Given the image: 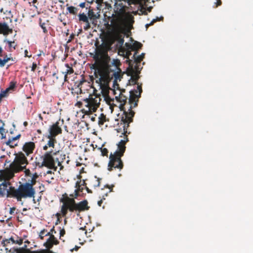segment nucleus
I'll return each instance as SVG.
<instances>
[{
    "mask_svg": "<svg viewBox=\"0 0 253 253\" xmlns=\"http://www.w3.org/2000/svg\"><path fill=\"white\" fill-rule=\"evenodd\" d=\"M110 57H106L102 65L99 66L96 70L99 76V78L96 82L100 84H107L110 80V71L119 70L120 61L118 59L113 58L111 61Z\"/></svg>",
    "mask_w": 253,
    "mask_h": 253,
    "instance_id": "1",
    "label": "nucleus"
},
{
    "mask_svg": "<svg viewBox=\"0 0 253 253\" xmlns=\"http://www.w3.org/2000/svg\"><path fill=\"white\" fill-rule=\"evenodd\" d=\"M127 141V138L121 140L118 144V149L115 151L114 154L111 153L109 157L110 161L108 164V169L109 170H111L112 168L122 169L123 165L121 157L125 152L126 149L125 144Z\"/></svg>",
    "mask_w": 253,
    "mask_h": 253,
    "instance_id": "2",
    "label": "nucleus"
},
{
    "mask_svg": "<svg viewBox=\"0 0 253 253\" xmlns=\"http://www.w3.org/2000/svg\"><path fill=\"white\" fill-rule=\"evenodd\" d=\"M35 193V191L33 187L32 182H26L19 186L16 191H14V196L17 198L34 197Z\"/></svg>",
    "mask_w": 253,
    "mask_h": 253,
    "instance_id": "3",
    "label": "nucleus"
},
{
    "mask_svg": "<svg viewBox=\"0 0 253 253\" xmlns=\"http://www.w3.org/2000/svg\"><path fill=\"white\" fill-rule=\"evenodd\" d=\"M83 103L79 101L77 104L84 105L87 108L86 111L91 113L95 112L99 107L101 98L97 95H89L88 98L83 99Z\"/></svg>",
    "mask_w": 253,
    "mask_h": 253,
    "instance_id": "4",
    "label": "nucleus"
},
{
    "mask_svg": "<svg viewBox=\"0 0 253 253\" xmlns=\"http://www.w3.org/2000/svg\"><path fill=\"white\" fill-rule=\"evenodd\" d=\"M125 118L124 119V117H122V121L123 123H121L120 126V130L123 128V132L122 134H124L127 132V128L128 127L129 123L132 121V118L134 115V112L131 110V107L130 106L128 110V112L125 111Z\"/></svg>",
    "mask_w": 253,
    "mask_h": 253,
    "instance_id": "5",
    "label": "nucleus"
},
{
    "mask_svg": "<svg viewBox=\"0 0 253 253\" xmlns=\"http://www.w3.org/2000/svg\"><path fill=\"white\" fill-rule=\"evenodd\" d=\"M76 203L73 198L68 199L63 204L61 208V213L63 216H65L68 210L70 211H76Z\"/></svg>",
    "mask_w": 253,
    "mask_h": 253,
    "instance_id": "6",
    "label": "nucleus"
},
{
    "mask_svg": "<svg viewBox=\"0 0 253 253\" xmlns=\"http://www.w3.org/2000/svg\"><path fill=\"white\" fill-rule=\"evenodd\" d=\"M14 162L16 166L20 167L22 169H25L28 163L26 156L22 152L16 155Z\"/></svg>",
    "mask_w": 253,
    "mask_h": 253,
    "instance_id": "7",
    "label": "nucleus"
},
{
    "mask_svg": "<svg viewBox=\"0 0 253 253\" xmlns=\"http://www.w3.org/2000/svg\"><path fill=\"white\" fill-rule=\"evenodd\" d=\"M49 134L47 135L48 138H54L59 133H61V128L58 126V123H56L50 126L49 128Z\"/></svg>",
    "mask_w": 253,
    "mask_h": 253,
    "instance_id": "8",
    "label": "nucleus"
},
{
    "mask_svg": "<svg viewBox=\"0 0 253 253\" xmlns=\"http://www.w3.org/2000/svg\"><path fill=\"white\" fill-rule=\"evenodd\" d=\"M106 57H108V55L107 53L106 50H103L102 49L98 48L96 52L95 55L93 56V58L96 60H103V63L105 61Z\"/></svg>",
    "mask_w": 253,
    "mask_h": 253,
    "instance_id": "9",
    "label": "nucleus"
},
{
    "mask_svg": "<svg viewBox=\"0 0 253 253\" xmlns=\"http://www.w3.org/2000/svg\"><path fill=\"white\" fill-rule=\"evenodd\" d=\"M35 146V143L33 142H27L23 145L22 150L26 153L27 156H29L33 152Z\"/></svg>",
    "mask_w": 253,
    "mask_h": 253,
    "instance_id": "10",
    "label": "nucleus"
},
{
    "mask_svg": "<svg viewBox=\"0 0 253 253\" xmlns=\"http://www.w3.org/2000/svg\"><path fill=\"white\" fill-rule=\"evenodd\" d=\"M43 163L44 165L47 167L52 166L54 165V160L51 155V152L45 153Z\"/></svg>",
    "mask_w": 253,
    "mask_h": 253,
    "instance_id": "11",
    "label": "nucleus"
},
{
    "mask_svg": "<svg viewBox=\"0 0 253 253\" xmlns=\"http://www.w3.org/2000/svg\"><path fill=\"white\" fill-rule=\"evenodd\" d=\"M88 202L86 200H83L79 203H76V211L79 212L89 209V207L87 206Z\"/></svg>",
    "mask_w": 253,
    "mask_h": 253,
    "instance_id": "12",
    "label": "nucleus"
},
{
    "mask_svg": "<svg viewBox=\"0 0 253 253\" xmlns=\"http://www.w3.org/2000/svg\"><path fill=\"white\" fill-rule=\"evenodd\" d=\"M12 32V29L5 22H0V33H2L4 36H7L9 33Z\"/></svg>",
    "mask_w": 253,
    "mask_h": 253,
    "instance_id": "13",
    "label": "nucleus"
},
{
    "mask_svg": "<svg viewBox=\"0 0 253 253\" xmlns=\"http://www.w3.org/2000/svg\"><path fill=\"white\" fill-rule=\"evenodd\" d=\"M56 242L57 240L54 236L52 235H51L47 239L46 242L44 244V245L47 248H50L53 244H56Z\"/></svg>",
    "mask_w": 253,
    "mask_h": 253,
    "instance_id": "14",
    "label": "nucleus"
},
{
    "mask_svg": "<svg viewBox=\"0 0 253 253\" xmlns=\"http://www.w3.org/2000/svg\"><path fill=\"white\" fill-rule=\"evenodd\" d=\"M119 70H114L110 71V78L114 77V82H117L118 81H121V75L120 72Z\"/></svg>",
    "mask_w": 253,
    "mask_h": 253,
    "instance_id": "15",
    "label": "nucleus"
},
{
    "mask_svg": "<svg viewBox=\"0 0 253 253\" xmlns=\"http://www.w3.org/2000/svg\"><path fill=\"white\" fill-rule=\"evenodd\" d=\"M133 22L134 20L131 17H128L125 21L124 25L127 31H129L131 29Z\"/></svg>",
    "mask_w": 253,
    "mask_h": 253,
    "instance_id": "16",
    "label": "nucleus"
},
{
    "mask_svg": "<svg viewBox=\"0 0 253 253\" xmlns=\"http://www.w3.org/2000/svg\"><path fill=\"white\" fill-rule=\"evenodd\" d=\"M144 53H142L139 55H136V52H135L134 54L132 56V58H133L134 62H136V65H135L134 68L135 69L137 70L136 69V65L138 63H140L141 61L142 60L143 58L144 57Z\"/></svg>",
    "mask_w": 253,
    "mask_h": 253,
    "instance_id": "17",
    "label": "nucleus"
},
{
    "mask_svg": "<svg viewBox=\"0 0 253 253\" xmlns=\"http://www.w3.org/2000/svg\"><path fill=\"white\" fill-rule=\"evenodd\" d=\"M7 184L3 182L0 184V197H3L6 192H8Z\"/></svg>",
    "mask_w": 253,
    "mask_h": 253,
    "instance_id": "18",
    "label": "nucleus"
},
{
    "mask_svg": "<svg viewBox=\"0 0 253 253\" xmlns=\"http://www.w3.org/2000/svg\"><path fill=\"white\" fill-rule=\"evenodd\" d=\"M126 46L128 47V48L136 49L137 48H139L141 47L142 44L139 42H135L132 46L131 44H129L128 43L126 42L125 43Z\"/></svg>",
    "mask_w": 253,
    "mask_h": 253,
    "instance_id": "19",
    "label": "nucleus"
},
{
    "mask_svg": "<svg viewBox=\"0 0 253 253\" xmlns=\"http://www.w3.org/2000/svg\"><path fill=\"white\" fill-rule=\"evenodd\" d=\"M4 42L7 43L8 45L9 50L12 51V49H15L17 46V44L15 43V41H10L9 40L5 39Z\"/></svg>",
    "mask_w": 253,
    "mask_h": 253,
    "instance_id": "20",
    "label": "nucleus"
},
{
    "mask_svg": "<svg viewBox=\"0 0 253 253\" xmlns=\"http://www.w3.org/2000/svg\"><path fill=\"white\" fill-rule=\"evenodd\" d=\"M65 67L67 68L66 71L65 72L64 80H67V75L73 73L74 70L72 67H70L68 64H65Z\"/></svg>",
    "mask_w": 253,
    "mask_h": 253,
    "instance_id": "21",
    "label": "nucleus"
},
{
    "mask_svg": "<svg viewBox=\"0 0 253 253\" xmlns=\"http://www.w3.org/2000/svg\"><path fill=\"white\" fill-rule=\"evenodd\" d=\"M79 20L84 22H87L88 20V17L84 13H80L78 15Z\"/></svg>",
    "mask_w": 253,
    "mask_h": 253,
    "instance_id": "22",
    "label": "nucleus"
},
{
    "mask_svg": "<svg viewBox=\"0 0 253 253\" xmlns=\"http://www.w3.org/2000/svg\"><path fill=\"white\" fill-rule=\"evenodd\" d=\"M99 14L98 16H96V15L94 13V12L92 10H89L88 12V17L90 19L97 18L99 16Z\"/></svg>",
    "mask_w": 253,
    "mask_h": 253,
    "instance_id": "23",
    "label": "nucleus"
},
{
    "mask_svg": "<svg viewBox=\"0 0 253 253\" xmlns=\"http://www.w3.org/2000/svg\"><path fill=\"white\" fill-rule=\"evenodd\" d=\"M142 91V90L141 85H138L136 87V89L134 90L135 96L137 97H139L140 96Z\"/></svg>",
    "mask_w": 253,
    "mask_h": 253,
    "instance_id": "24",
    "label": "nucleus"
},
{
    "mask_svg": "<svg viewBox=\"0 0 253 253\" xmlns=\"http://www.w3.org/2000/svg\"><path fill=\"white\" fill-rule=\"evenodd\" d=\"M45 232H46V231H45V230H42L40 232V233L39 234V237L41 239H43V238L45 236H47L50 235V232H47L45 233Z\"/></svg>",
    "mask_w": 253,
    "mask_h": 253,
    "instance_id": "25",
    "label": "nucleus"
},
{
    "mask_svg": "<svg viewBox=\"0 0 253 253\" xmlns=\"http://www.w3.org/2000/svg\"><path fill=\"white\" fill-rule=\"evenodd\" d=\"M6 144L9 146L10 147L13 148L17 145V143H15L13 142V141H11V139H9L6 142Z\"/></svg>",
    "mask_w": 253,
    "mask_h": 253,
    "instance_id": "26",
    "label": "nucleus"
},
{
    "mask_svg": "<svg viewBox=\"0 0 253 253\" xmlns=\"http://www.w3.org/2000/svg\"><path fill=\"white\" fill-rule=\"evenodd\" d=\"M124 43V40L123 38H119L117 41V46L122 48Z\"/></svg>",
    "mask_w": 253,
    "mask_h": 253,
    "instance_id": "27",
    "label": "nucleus"
},
{
    "mask_svg": "<svg viewBox=\"0 0 253 253\" xmlns=\"http://www.w3.org/2000/svg\"><path fill=\"white\" fill-rule=\"evenodd\" d=\"M131 54L130 51H126L125 52H124L123 55L125 56V58H127V59H128L129 62V65L130 66V61L129 60V55ZM126 61H128L127 60H126Z\"/></svg>",
    "mask_w": 253,
    "mask_h": 253,
    "instance_id": "28",
    "label": "nucleus"
},
{
    "mask_svg": "<svg viewBox=\"0 0 253 253\" xmlns=\"http://www.w3.org/2000/svg\"><path fill=\"white\" fill-rule=\"evenodd\" d=\"M69 12L72 14H75L77 12V8L74 6H71L67 7Z\"/></svg>",
    "mask_w": 253,
    "mask_h": 253,
    "instance_id": "29",
    "label": "nucleus"
},
{
    "mask_svg": "<svg viewBox=\"0 0 253 253\" xmlns=\"http://www.w3.org/2000/svg\"><path fill=\"white\" fill-rule=\"evenodd\" d=\"M49 140L48 141V142H47V146L49 147H54V143L55 141V139H54V138H49Z\"/></svg>",
    "mask_w": 253,
    "mask_h": 253,
    "instance_id": "30",
    "label": "nucleus"
},
{
    "mask_svg": "<svg viewBox=\"0 0 253 253\" xmlns=\"http://www.w3.org/2000/svg\"><path fill=\"white\" fill-rule=\"evenodd\" d=\"M0 137L2 139L5 137V134H4V129L3 126L0 127Z\"/></svg>",
    "mask_w": 253,
    "mask_h": 253,
    "instance_id": "31",
    "label": "nucleus"
},
{
    "mask_svg": "<svg viewBox=\"0 0 253 253\" xmlns=\"http://www.w3.org/2000/svg\"><path fill=\"white\" fill-rule=\"evenodd\" d=\"M45 25L44 23H40V26L42 29L43 32L44 33H46L47 32V30Z\"/></svg>",
    "mask_w": 253,
    "mask_h": 253,
    "instance_id": "32",
    "label": "nucleus"
},
{
    "mask_svg": "<svg viewBox=\"0 0 253 253\" xmlns=\"http://www.w3.org/2000/svg\"><path fill=\"white\" fill-rule=\"evenodd\" d=\"M84 23L85 24L83 28L84 30H87L90 27V24L89 21H87V22H85Z\"/></svg>",
    "mask_w": 253,
    "mask_h": 253,
    "instance_id": "33",
    "label": "nucleus"
},
{
    "mask_svg": "<svg viewBox=\"0 0 253 253\" xmlns=\"http://www.w3.org/2000/svg\"><path fill=\"white\" fill-rule=\"evenodd\" d=\"M96 3H97V8L98 9L99 7L101 6L102 4L103 3V0H95Z\"/></svg>",
    "mask_w": 253,
    "mask_h": 253,
    "instance_id": "34",
    "label": "nucleus"
},
{
    "mask_svg": "<svg viewBox=\"0 0 253 253\" xmlns=\"http://www.w3.org/2000/svg\"><path fill=\"white\" fill-rule=\"evenodd\" d=\"M115 98L118 101H119L120 102H125L126 100V99H124V98H123V97L122 96H116Z\"/></svg>",
    "mask_w": 253,
    "mask_h": 253,
    "instance_id": "35",
    "label": "nucleus"
},
{
    "mask_svg": "<svg viewBox=\"0 0 253 253\" xmlns=\"http://www.w3.org/2000/svg\"><path fill=\"white\" fill-rule=\"evenodd\" d=\"M8 90V88L6 89L5 90H3V91H1L0 93V100L1 99V97H4L5 94H6V93L7 92Z\"/></svg>",
    "mask_w": 253,
    "mask_h": 253,
    "instance_id": "36",
    "label": "nucleus"
},
{
    "mask_svg": "<svg viewBox=\"0 0 253 253\" xmlns=\"http://www.w3.org/2000/svg\"><path fill=\"white\" fill-rule=\"evenodd\" d=\"M5 241L8 243H9L10 241H11L12 243H15V241L12 237H10L9 239H5V240L2 241L3 242H4Z\"/></svg>",
    "mask_w": 253,
    "mask_h": 253,
    "instance_id": "37",
    "label": "nucleus"
},
{
    "mask_svg": "<svg viewBox=\"0 0 253 253\" xmlns=\"http://www.w3.org/2000/svg\"><path fill=\"white\" fill-rule=\"evenodd\" d=\"M5 64V60H3V59H1L0 58V67H3Z\"/></svg>",
    "mask_w": 253,
    "mask_h": 253,
    "instance_id": "38",
    "label": "nucleus"
},
{
    "mask_svg": "<svg viewBox=\"0 0 253 253\" xmlns=\"http://www.w3.org/2000/svg\"><path fill=\"white\" fill-rule=\"evenodd\" d=\"M163 19V17L160 16V17H156L155 18L153 19L154 20V22H156L157 21H161Z\"/></svg>",
    "mask_w": 253,
    "mask_h": 253,
    "instance_id": "39",
    "label": "nucleus"
},
{
    "mask_svg": "<svg viewBox=\"0 0 253 253\" xmlns=\"http://www.w3.org/2000/svg\"><path fill=\"white\" fill-rule=\"evenodd\" d=\"M21 135L20 134L17 135L16 136L13 137L11 138V141L15 142V141L18 139L20 137Z\"/></svg>",
    "mask_w": 253,
    "mask_h": 253,
    "instance_id": "40",
    "label": "nucleus"
},
{
    "mask_svg": "<svg viewBox=\"0 0 253 253\" xmlns=\"http://www.w3.org/2000/svg\"><path fill=\"white\" fill-rule=\"evenodd\" d=\"M107 152H108V151H107V149L106 148H104L102 150V154L103 156H105L107 155Z\"/></svg>",
    "mask_w": 253,
    "mask_h": 253,
    "instance_id": "41",
    "label": "nucleus"
},
{
    "mask_svg": "<svg viewBox=\"0 0 253 253\" xmlns=\"http://www.w3.org/2000/svg\"><path fill=\"white\" fill-rule=\"evenodd\" d=\"M36 67H37V64L35 63H33L32 64L31 70L32 71H34L35 70Z\"/></svg>",
    "mask_w": 253,
    "mask_h": 253,
    "instance_id": "42",
    "label": "nucleus"
},
{
    "mask_svg": "<svg viewBox=\"0 0 253 253\" xmlns=\"http://www.w3.org/2000/svg\"><path fill=\"white\" fill-rule=\"evenodd\" d=\"M3 60H5V63H6L8 61L10 60V58L8 57L7 55H5L3 58Z\"/></svg>",
    "mask_w": 253,
    "mask_h": 253,
    "instance_id": "43",
    "label": "nucleus"
},
{
    "mask_svg": "<svg viewBox=\"0 0 253 253\" xmlns=\"http://www.w3.org/2000/svg\"><path fill=\"white\" fill-rule=\"evenodd\" d=\"M28 50H27V49L25 50V51H24L25 56V57H31V55H29H29H28Z\"/></svg>",
    "mask_w": 253,
    "mask_h": 253,
    "instance_id": "44",
    "label": "nucleus"
},
{
    "mask_svg": "<svg viewBox=\"0 0 253 253\" xmlns=\"http://www.w3.org/2000/svg\"><path fill=\"white\" fill-rule=\"evenodd\" d=\"M79 6L82 7V8H84V7L85 6V2H82L80 4Z\"/></svg>",
    "mask_w": 253,
    "mask_h": 253,
    "instance_id": "45",
    "label": "nucleus"
},
{
    "mask_svg": "<svg viewBox=\"0 0 253 253\" xmlns=\"http://www.w3.org/2000/svg\"><path fill=\"white\" fill-rule=\"evenodd\" d=\"M14 211H15V209L14 208H10V214H12L14 212Z\"/></svg>",
    "mask_w": 253,
    "mask_h": 253,
    "instance_id": "46",
    "label": "nucleus"
},
{
    "mask_svg": "<svg viewBox=\"0 0 253 253\" xmlns=\"http://www.w3.org/2000/svg\"><path fill=\"white\" fill-rule=\"evenodd\" d=\"M221 3V2L220 0H217V1L215 3L216 4V6H217V5H220Z\"/></svg>",
    "mask_w": 253,
    "mask_h": 253,
    "instance_id": "47",
    "label": "nucleus"
},
{
    "mask_svg": "<svg viewBox=\"0 0 253 253\" xmlns=\"http://www.w3.org/2000/svg\"><path fill=\"white\" fill-rule=\"evenodd\" d=\"M74 192H75V198H76L79 195V194L78 193V189L75 190Z\"/></svg>",
    "mask_w": 253,
    "mask_h": 253,
    "instance_id": "48",
    "label": "nucleus"
},
{
    "mask_svg": "<svg viewBox=\"0 0 253 253\" xmlns=\"http://www.w3.org/2000/svg\"><path fill=\"white\" fill-rule=\"evenodd\" d=\"M73 37H74V35H73V34L71 35H70V38H69V39L68 40V42H70L71 41V40L72 39V38H73Z\"/></svg>",
    "mask_w": 253,
    "mask_h": 253,
    "instance_id": "49",
    "label": "nucleus"
},
{
    "mask_svg": "<svg viewBox=\"0 0 253 253\" xmlns=\"http://www.w3.org/2000/svg\"><path fill=\"white\" fill-rule=\"evenodd\" d=\"M79 247L76 246L74 248L71 250V251H73V250L77 251L79 249Z\"/></svg>",
    "mask_w": 253,
    "mask_h": 253,
    "instance_id": "50",
    "label": "nucleus"
},
{
    "mask_svg": "<svg viewBox=\"0 0 253 253\" xmlns=\"http://www.w3.org/2000/svg\"><path fill=\"white\" fill-rule=\"evenodd\" d=\"M15 86V84L12 83H10V88H12V87H14Z\"/></svg>",
    "mask_w": 253,
    "mask_h": 253,
    "instance_id": "51",
    "label": "nucleus"
},
{
    "mask_svg": "<svg viewBox=\"0 0 253 253\" xmlns=\"http://www.w3.org/2000/svg\"><path fill=\"white\" fill-rule=\"evenodd\" d=\"M154 23H155V22H154V20L152 19V20H151V21L149 23V24H150V25H153Z\"/></svg>",
    "mask_w": 253,
    "mask_h": 253,
    "instance_id": "52",
    "label": "nucleus"
},
{
    "mask_svg": "<svg viewBox=\"0 0 253 253\" xmlns=\"http://www.w3.org/2000/svg\"><path fill=\"white\" fill-rule=\"evenodd\" d=\"M154 23H155V22H154V20L152 19V20H151V21L149 23V24H150V25H153Z\"/></svg>",
    "mask_w": 253,
    "mask_h": 253,
    "instance_id": "53",
    "label": "nucleus"
},
{
    "mask_svg": "<svg viewBox=\"0 0 253 253\" xmlns=\"http://www.w3.org/2000/svg\"><path fill=\"white\" fill-rule=\"evenodd\" d=\"M102 203V200H100L98 202V205L99 206H101V205Z\"/></svg>",
    "mask_w": 253,
    "mask_h": 253,
    "instance_id": "54",
    "label": "nucleus"
},
{
    "mask_svg": "<svg viewBox=\"0 0 253 253\" xmlns=\"http://www.w3.org/2000/svg\"><path fill=\"white\" fill-rule=\"evenodd\" d=\"M47 148H48V146H47V145H45V146H43V150H47Z\"/></svg>",
    "mask_w": 253,
    "mask_h": 253,
    "instance_id": "55",
    "label": "nucleus"
},
{
    "mask_svg": "<svg viewBox=\"0 0 253 253\" xmlns=\"http://www.w3.org/2000/svg\"><path fill=\"white\" fill-rule=\"evenodd\" d=\"M3 51V49L2 48V47L0 46V55L2 53Z\"/></svg>",
    "mask_w": 253,
    "mask_h": 253,
    "instance_id": "56",
    "label": "nucleus"
},
{
    "mask_svg": "<svg viewBox=\"0 0 253 253\" xmlns=\"http://www.w3.org/2000/svg\"><path fill=\"white\" fill-rule=\"evenodd\" d=\"M149 26H151L149 23H147L145 25V27L146 28H147Z\"/></svg>",
    "mask_w": 253,
    "mask_h": 253,
    "instance_id": "57",
    "label": "nucleus"
},
{
    "mask_svg": "<svg viewBox=\"0 0 253 253\" xmlns=\"http://www.w3.org/2000/svg\"><path fill=\"white\" fill-rule=\"evenodd\" d=\"M39 118H40V119L41 120H42V116H41V114H39Z\"/></svg>",
    "mask_w": 253,
    "mask_h": 253,
    "instance_id": "58",
    "label": "nucleus"
},
{
    "mask_svg": "<svg viewBox=\"0 0 253 253\" xmlns=\"http://www.w3.org/2000/svg\"><path fill=\"white\" fill-rule=\"evenodd\" d=\"M86 190H87V192H88V193L90 192V191L88 189V188H86Z\"/></svg>",
    "mask_w": 253,
    "mask_h": 253,
    "instance_id": "59",
    "label": "nucleus"
},
{
    "mask_svg": "<svg viewBox=\"0 0 253 253\" xmlns=\"http://www.w3.org/2000/svg\"><path fill=\"white\" fill-rule=\"evenodd\" d=\"M79 90L80 93H81L82 91V89L81 88H79Z\"/></svg>",
    "mask_w": 253,
    "mask_h": 253,
    "instance_id": "60",
    "label": "nucleus"
},
{
    "mask_svg": "<svg viewBox=\"0 0 253 253\" xmlns=\"http://www.w3.org/2000/svg\"><path fill=\"white\" fill-rule=\"evenodd\" d=\"M37 2V0H33V3H35Z\"/></svg>",
    "mask_w": 253,
    "mask_h": 253,
    "instance_id": "61",
    "label": "nucleus"
},
{
    "mask_svg": "<svg viewBox=\"0 0 253 253\" xmlns=\"http://www.w3.org/2000/svg\"><path fill=\"white\" fill-rule=\"evenodd\" d=\"M136 105H137V103L135 102V103H134V106H135Z\"/></svg>",
    "mask_w": 253,
    "mask_h": 253,
    "instance_id": "62",
    "label": "nucleus"
},
{
    "mask_svg": "<svg viewBox=\"0 0 253 253\" xmlns=\"http://www.w3.org/2000/svg\"><path fill=\"white\" fill-rule=\"evenodd\" d=\"M80 229H81V230H83V229H84V228H83V227H81V228H80Z\"/></svg>",
    "mask_w": 253,
    "mask_h": 253,
    "instance_id": "63",
    "label": "nucleus"
},
{
    "mask_svg": "<svg viewBox=\"0 0 253 253\" xmlns=\"http://www.w3.org/2000/svg\"><path fill=\"white\" fill-rule=\"evenodd\" d=\"M99 185V182L98 183L97 186H98Z\"/></svg>",
    "mask_w": 253,
    "mask_h": 253,
    "instance_id": "64",
    "label": "nucleus"
}]
</instances>
